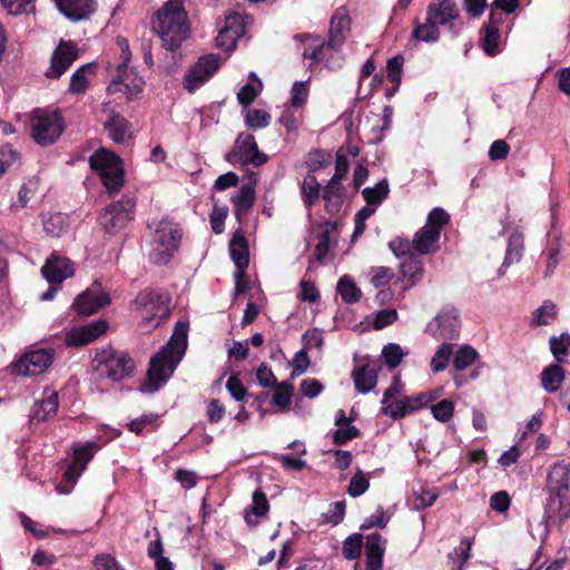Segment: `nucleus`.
I'll use <instances>...</instances> for the list:
<instances>
[{
    "label": "nucleus",
    "mask_w": 570,
    "mask_h": 570,
    "mask_svg": "<svg viewBox=\"0 0 570 570\" xmlns=\"http://www.w3.org/2000/svg\"><path fill=\"white\" fill-rule=\"evenodd\" d=\"M187 348V326L178 323L168 343L150 358L146 390L156 392L174 373Z\"/></svg>",
    "instance_id": "1"
},
{
    "label": "nucleus",
    "mask_w": 570,
    "mask_h": 570,
    "mask_svg": "<svg viewBox=\"0 0 570 570\" xmlns=\"http://www.w3.org/2000/svg\"><path fill=\"white\" fill-rule=\"evenodd\" d=\"M154 29L166 49L177 50L189 36V23L183 1L168 0L157 11Z\"/></svg>",
    "instance_id": "2"
},
{
    "label": "nucleus",
    "mask_w": 570,
    "mask_h": 570,
    "mask_svg": "<svg viewBox=\"0 0 570 570\" xmlns=\"http://www.w3.org/2000/svg\"><path fill=\"white\" fill-rule=\"evenodd\" d=\"M181 238L178 227L168 219L155 224L149 242V258L156 265H166L178 248Z\"/></svg>",
    "instance_id": "3"
},
{
    "label": "nucleus",
    "mask_w": 570,
    "mask_h": 570,
    "mask_svg": "<svg viewBox=\"0 0 570 570\" xmlns=\"http://www.w3.org/2000/svg\"><path fill=\"white\" fill-rule=\"evenodd\" d=\"M131 308L146 326L157 327L169 316V298L165 293L145 289L132 301Z\"/></svg>",
    "instance_id": "4"
},
{
    "label": "nucleus",
    "mask_w": 570,
    "mask_h": 570,
    "mask_svg": "<svg viewBox=\"0 0 570 570\" xmlns=\"http://www.w3.org/2000/svg\"><path fill=\"white\" fill-rule=\"evenodd\" d=\"M92 363L99 377L115 382L130 376L136 366L135 361L127 353L112 348L97 352Z\"/></svg>",
    "instance_id": "5"
},
{
    "label": "nucleus",
    "mask_w": 570,
    "mask_h": 570,
    "mask_svg": "<svg viewBox=\"0 0 570 570\" xmlns=\"http://www.w3.org/2000/svg\"><path fill=\"white\" fill-rule=\"evenodd\" d=\"M117 42L121 50L120 58L122 62L118 65L117 72L108 86V91L110 94L124 92L128 98H132L142 91L145 81L132 69H129L128 62L131 53L128 41L118 38Z\"/></svg>",
    "instance_id": "6"
},
{
    "label": "nucleus",
    "mask_w": 570,
    "mask_h": 570,
    "mask_svg": "<svg viewBox=\"0 0 570 570\" xmlns=\"http://www.w3.org/2000/svg\"><path fill=\"white\" fill-rule=\"evenodd\" d=\"M31 135L37 144H53L63 131V119L58 110L36 109L30 117Z\"/></svg>",
    "instance_id": "7"
},
{
    "label": "nucleus",
    "mask_w": 570,
    "mask_h": 570,
    "mask_svg": "<svg viewBox=\"0 0 570 570\" xmlns=\"http://www.w3.org/2000/svg\"><path fill=\"white\" fill-rule=\"evenodd\" d=\"M89 164L99 174L110 194L119 190L124 184V171L118 156L106 149H99L89 158Z\"/></svg>",
    "instance_id": "8"
},
{
    "label": "nucleus",
    "mask_w": 570,
    "mask_h": 570,
    "mask_svg": "<svg viewBox=\"0 0 570 570\" xmlns=\"http://www.w3.org/2000/svg\"><path fill=\"white\" fill-rule=\"evenodd\" d=\"M450 216L442 208H434L428 216L426 224L414 235L412 247L420 254H429L438 248L442 228L449 223Z\"/></svg>",
    "instance_id": "9"
},
{
    "label": "nucleus",
    "mask_w": 570,
    "mask_h": 570,
    "mask_svg": "<svg viewBox=\"0 0 570 570\" xmlns=\"http://www.w3.org/2000/svg\"><path fill=\"white\" fill-rule=\"evenodd\" d=\"M570 484V465L563 461L554 463L548 472V487L551 492L549 508L554 509L559 505L564 509L562 517H570V502L567 492Z\"/></svg>",
    "instance_id": "10"
},
{
    "label": "nucleus",
    "mask_w": 570,
    "mask_h": 570,
    "mask_svg": "<svg viewBox=\"0 0 570 570\" xmlns=\"http://www.w3.org/2000/svg\"><path fill=\"white\" fill-rule=\"evenodd\" d=\"M426 16L432 23L444 27L454 37L463 29L459 7L453 0H432L426 8Z\"/></svg>",
    "instance_id": "11"
},
{
    "label": "nucleus",
    "mask_w": 570,
    "mask_h": 570,
    "mask_svg": "<svg viewBox=\"0 0 570 570\" xmlns=\"http://www.w3.org/2000/svg\"><path fill=\"white\" fill-rule=\"evenodd\" d=\"M226 160L236 166L254 165L256 167L267 161V156L259 151L253 135L239 134L233 149L226 155Z\"/></svg>",
    "instance_id": "12"
},
{
    "label": "nucleus",
    "mask_w": 570,
    "mask_h": 570,
    "mask_svg": "<svg viewBox=\"0 0 570 570\" xmlns=\"http://www.w3.org/2000/svg\"><path fill=\"white\" fill-rule=\"evenodd\" d=\"M134 209L135 203L131 198H122L112 203L101 214L100 225L109 234L117 233L132 219Z\"/></svg>",
    "instance_id": "13"
},
{
    "label": "nucleus",
    "mask_w": 570,
    "mask_h": 570,
    "mask_svg": "<svg viewBox=\"0 0 570 570\" xmlns=\"http://www.w3.org/2000/svg\"><path fill=\"white\" fill-rule=\"evenodd\" d=\"M109 303V295L104 291L100 283L95 282L77 296L72 306L78 314L89 316Z\"/></svg>",
    "instance_id": "14"
},
{
    "label": "nucleus",
    "mask_w": 570,
    "mask_h": 570,
    "mask_svg": "<svg viewBox=\"0 0 570 570\" xmlns=\"http://www.w3.org/2000/svg\"><path fill=\"white\" fill-rule=\"evenodd\" d=\"M51 350H37L23 355L12 365V372L17 375H38L45 372L52 363Z\"/></svg>",
    "instance_id": "15"
},
{
    "label": "nucleus",
    "mask_w": 570,
    "mask_h": 570,
    "mask_svg": "<svg viewBox=\"0 0 570 570\" xmlns=\"http://www.w3.org/2000/svg\"><path fill=\"white\" fill-rule=\"evenodd\" d=\"M77 58V46L71 41L61 40L52 53L50 66L45 72L46 77L51 79L60 78Z\"/></svg>",
    "instance_id": "16"
},
{
    "label": "nucleus",
    "mask_w": 570,
    "mask_h": 570,
    "mask_svg": "<svg viewBox=\"0 0 570 570\" xmlns=\"http://www.w3.org/2000/svg\"><path fill=\"white\" fill-rule=\"evenodd\" d=\"M460 331L459 315L454 311L438 314L428 325L426 332L435 340H454Z\"/></svg>",
    "instance_id": "17"
},
{
    "label": "nucleus",
    "mask_w": 570,
    "mask_h": 570,
    "mask_svg": "<svg viewBox=\"0 0 570 570\" xmlns=\"http://www.w3.org/2000/svg\"><path fill=\"white\" fill-rule=\"evenodd\" d=\"M229 252L237 267V272L235 273L236 293H242L245 291V269L249 264L248 246L243 235L236 233L233 236L229 243Z\"/></svg>",
    "instance_id": "18"
},
{
    "label": "nucleus",
    "mask_w": 570,
    "mask_h": 570,
    "mask_svg": "<svg viewBox=\"0 0 570 570\" xmlns=\"http://www.w3.org/2000/svg\"><path fill=\"white\" fill-rule=\"evenodd\" d=\"M41 274L50 284L59 285L73 276L75 266L68 257L53 253L41 267Z\"/></svg>",
    "instance_id": "19"
},
{
    "label": "nucleus",
    "mask_w": 570,
    "mask_h": 570,
    "mask_svg": "<svg viewBox=\"0 0 570 570\" xmlns=\"http://www.w3.org/2000/svg\"><path fill=\"white\" fill-rule=\"evenodd\" d=\"M98 448L99 446L95 442L76 445L73 448L72 462L63 474L65 480L73 485L81 473L86 470L87 464L92 459Z\"/></svg>",
    "instance_id": "20"
},
{
    "label": "nucleus",
    "mask_w": 570,
    "mask_h": 570,
    "mask_svg": "<svg viewBox=\"0 0 570 570\" xmlns=\"http://www.w3.org/2000/svg\"><path fill=\"white\" fill-rule=\"evenodd\" d=\"M108 328L105 321H95L87 325L71 330L66 335V343L70 346L89 344L101 336Z\"/></svg>",
    "instance_id": "21"
},
{
    "label": "nucleus",
    "mask_w": 570,
    "mask_h": 570,
    "mask_svg": "<svg viewBox=\"0 0 570 570\" xmlns=\"http://www.w3.org/2000/svg\"><path fill=\"white\" fill-rule=\"evenodd\" d=\"M219 62V57L213 53L199 58L187 76V88L191 90L206 81L217 70Z\"/></svg>",
    "instance_id": "22"
},
{
    "label": "nucleus",
    "mask_w": 570,
    "mask_h": 570,
    "mask_svg": "<svg viewBox=\"0 0 570 570\" xmlns=\"http://www.w3.org/2000/svg\"><path fill=\"white\" fill-rule=\"evenodd\" d=\"M351 19L346 9L340 8L332 17L330 24V37L327 47L332 50L338 49L350 31Z\"/></svg>",
    "instance_id": "23"
},
{
    "label": "nucleus",
    "mask_w": 570,
    "mask_h": 570,
    "mask_svg": "<svg viewBox=\"0 0 570 570\" xmlns=\"http://www.w3.org/2000/svg\"><path fill=\"white\" fill-rule=\"evenodd\" d=\"M61 13L73 21L87 19L95 11L94 0H56Z\"/></svg>",
    "instance_id": "24"
},
{
    "label": "nucleus",
    "mask_w": 570,
    "mask_h": 570,
    "mask_svg": "<svg viewBox=\"0 0 570 570\" xmlns=\"http://www.w3.org/2000/svg\"><path fill=\"white\" fill-rule=\"evenodd\" d=\"M379 367L373 364H364L353 371V380L358 392L365 394L371 392L377 383Z\"/></svg>",
    "instance_id": "25"
},
{
    "label": "nucleus",
    "mask_w": 570,
    "mask_h": 570,
    "mask_svg": "<svg viewBox=\"0 0 570 570\" xmlns=\"http://www.w3.org/2000/svg\"><path fill=\"white\" fill-rule=\"evenodd\" d=\"M384 554V541L379 533L366 537L365 556L367 559V570H379L382 567Z\"/></svg>",
    "instance_id": "26"
},
{
    "label": "nucleus",
    "mask_w": 570,
    "mask_h": 570,
    "mask_svg": "<svg viewBox=\"0 0 570 570\" xmlns=\"http://www.w3.org/2000/svg\"><path fill=\"white\" fill-rule=\"evenodd\" d=\"M402 291L413 287L423 276L422 263L413 257L406 258L400 266Z\"/></svg>",
    "instance_id": "27"
},
{
    "label": "nucleus",
    "mask_w": 570,
    "mask_h": 570,
    "mask_svg": "<svg viewBox=\"0 0 570 570\" xmlns=\"http://www.w3.org/2000/svg\"><path fill=\"white\" fill-rule=\"evenodd\" d=\"M59 406L58 393L55 391H48L45 393V397L37 402L31 412V420L45 421L56 415Z\"/></svg>",
    "instance_id": "28"
},
{
    "label": "nucleus",
    "mask_w": 570,
    "mask_h": 570,
    "mask_svg": "<svg viewBox=\"0 0 570 570\" xmlns=\"http://www.w3.org/2000/svg\"><path fill=\"white\" fill-rule=\"evenodd\" d=\"M524 249V237L521 233L514 232L511 234L505 252L504 261L499 268V276H502L505 272V268L512 264L519 263Z\"/></svg>",
    "instance_id": "29"
},
{
    "label": "nucleus",
    "mask_w": 570,
    "mask_h": 570,
    "mask_svg": "<svg viewBox=\"0 0 570 570\" xmlns=\"http://www.w3.org/2000/svg\"><path fill=\"white\" fill-rule=\"evenodd\" d=\"M19 517H20L22 527L26 530L30 531L37 539H45V538L51 535L52 533L65 534L68 537H77L81 533L78 530H66V529L55 528V527H47L43 529L39 523L33 521L31 518H29L24 513H20Z\"/></svg>",
    "instance_id": "30"
},
{
    "label": "nucleus",
    "mask_w": 570,
    "mask_h": 570,
    "mask_svg": "<svg viewBox=\"0 0 570 570\" xmlns=\"http://www.w3.org/2000/svg\"><path fill=\"white\" fill-rule=\"evenodd\" d=\"M302 41L304 45L303 58L311 61L309 68L320 63L324 59V50L330 49L327 42L315 36L305 35Z\"/></svg>",
    "instance_id": "31"
},
{
    "label": "nucleus",
    "mask_w": 570,
    "mask_h": 570,
    "mask_svg": "<svg viewBox=\"0 0 570 570\" xmlns=\"http://www.w3.org/2000/svg\"><path fill=\"white\" fill-rule=\"evenodd\" d=\"M566 379L564 368L559 364H550L543 368L540 375L541 386L546 392H557Z\"/></svg>",
    "instance_id": "32"
},
{
    "label": "nucleus",
    "mask_w": 570,
    "mask_h": 570,
    "mask_svg": "<svg viewBox=\"0 0 570 570\" xmlns=\"http://www.w3.org/2000/svg\"><path fill=\"white\" fill-rule=\"evenodd\" d=\"M255 202V188L253 184H245L240 187L238 193L232 198L234 213L237 219L252 208Z\"/></svg>",
    "instance_id": "33"
},
{
    "label": "nucleus",
    "mask_w": 570,
    "mask_h": 570,
    "mask_svg": "<svg viewBox=\"0 0 570 570\" xmlns=\"http://www.w3.org/2000/svg\"><path fill=\"white\" fill-rule=\"evenodd\" d=\"M337 227L336 222L324 224V229L318 234V242L314 249V257L317 262H323L326 257L331 246V236L337 234Z\"/></svg>",
    "instance_id": "34"
},
{
    "label": "nucleus",
    "mask_w": 570,
    "mask_h": 570,
    "mask_svg": "<svg viewBox=\"0 0 570 570\" xmlns=\"http://www.w3.org/2000/svg\"><path fill=\"white\" fill-rule=\"evenodd\" d=\"M109 137L117 144H125L130 138L128 121L120 115H114L106 122Z\"/></svg>",
    "instance_id": "35"
},
{
    "label": "nucleus",
    "mask_w": 570,
    "mask_h": 570,
    "mask_svg": "<svg viewBox=\"0 0 570 570\" xmlns=\"http://www.w3.org/2000/svg\"><path fill=\"white\" fill-rule=\"evenodd\" d=\"M415 411L416 409L413 404V396L400 397L392 401L391 404L383 406L384 414L393 419L404 417Z\"/></svg>",
    "instance_id": "36"
},
{
    "label": "nucleus",
    "mask_w": 570,
    "mask_h": 570,
    "mask_svg": "<svg viewBox=\"0 0 570 570\" xmlns=\"http://www.w3.org/2000/svg\"><path fill=\"white\" fill-rule=\"evenodd\" d=\"M269 509V504L266 494L257 490L253 494V504L250 510L245 513V521L248 525L254 527L257 524V520L253 517H264Z\"/></svg>",
    "instance_id": "37"
},
{
    "label": "nucleus",
    "mask_w": 570,
    "mask_h": 570,
    "mask_svg": "<svg viewBox=\"0 0 570 570\" xmlns=\"http://www.w3.org/2000/svg\"><path fill=\"white\" fill-rule=\"evenodd\" d=\"M550 351L558 363H564L570 357V334L561 333L549 340Z\"/></svg>",
    "instance_id": "38"
},
{
    "label": "nucleus",
    "mask_w": 570,
    "mask_h": 570,
    "mask_svg": "<svg viewBox=\"0 0 570 570\" xmlns=\"http://www.w3.org/2000/svg\"><path fill=\"white\" fill-rule=\"evenodd\" d=\"M493 18L494 14L491 16L489 22L484 27V33L482 37L483 49L489 56H495L500 51V35L499 29H495Z\"/></svg>",
    "instance_id": "39"
},
{
    "label": "nucleus",
    "mask_w": 570,
    "mask_h": 570,
    "mask_svg": "<svg viewBox=\"0 0 570 570\" xmlns=\"http://www.w3.org/2000/svg\"><path fill=\"white\" fill-rule=\"evenodd\" d=\"M337 292L346 304L356 303L362 296L361 289L347 275H344L338 279Z\"/></svg>",
    "instance_id": "40"
},
{
    "label": "nucleus",
    "mask_w": 570,
    "mask_h": 570,
    "mask_svg": "<svg viewBox=\"0 0 570 570\" xmlns=\"http://www.w3.org/2000/svg\"><path fill=\"white\" fill-rule=\"evenodd\" d=\"M68 228V216L61 213L51 214L43 219L45 232L52 237H60Z\"/></svg>",
    "instance_id": "41"
},
{
    "label": "nucleus",
    "mask_w": 570,
    "mask_h": 570,
    "mask_svg": "<svg viewBox=\"0 0 570 570\" xmlns=\"http://www.w3.org/2000/svg\"><path fill=\"white\" fill-rule=\"evenodd\" d=\"M302 197L307 207H311L320 199L321 185L314 175H307L302 184Z\"/></svg>",
    "instance_id": "42"
},
{
    "label": "nucleus",
    "mask_w": 570,
    "mask_h": 570,
    "mask_svg": "<svg viewBox=\"0 0 570 570\" xmlns=\"http://www.w3.org/2000/svg\"><path fill=\"white\" fill-rule=\"evenodd\" d=\"M557 315L556 305L547 301L532 314L531 326L549 325Z\"/></svg>",
    "instance_id": "43"
},
{
    "label": "nucleus",
    "mask_w": 570,
    "mask_h": 570,
    "mask_svg": "<svg viewBox=\"0 0 570 570\" xmlns=\"http://www.w3.org/2000/svg\"><path fill=\"white\" fill-rule=\"evenodd\" d=\"M249 77H250V79L255 80L257 82V85H254L252 82L246 83L239 89V91L237 94L238 102L245 107L249 106L255 100V98L259 95V92L262 90V82L256 77V75L254 72H252L249 75Z\"/></svg>",
    "instance_id": "44"
},
{
    "label": "nucleus",
    "mask_w": 570,
    "mask_h": 570,
    "mask_svg": "<svg viewBox=\"0 0 570 570\" xmlns=\"http://www.w3.org/2000/svg\"><path fill=\"white\" fill-rule=\"evenodd\" d=\"M389 191V184L384 179L379 181L374 187L364 188L362 195L367 204L376 205L387 197Z\"/></svg>",
    "instance_id": "45"
},
{
    "label": "nucleus",
    "mask_w": 570,
    "mask_h": 570,
    "mask_svg": "<svg viewBox=\"0 0 570 570\" xmlns=\"http://www.w3.org/2000/svg\"><path fill=\"white\" fill-rule=\"evenodd\" d=\"M412 35L415 39L425 41V42H434L440 39L439 26H436L435 23H432L428 17H426V21L422 24H419L413 30Z\"/></svg>",
    "instance_id": "46"
},
{
    "label": "nucleus",
    "mask_w": 570,
    "mask_h": 570,
    "mask_svg": "<svg viewBox=\"0 0 570 570\" xmlns=\"http://www.w3.org/2000/svg\"><path fill=\"white\" fill-rule=\"evenodd\" d=\"M478 357V352L469 346L464 345L460 347L453 358V366L458 371L468 368Z\"/></svg>",
    "instance_id": "47"
},
{
    "label": "nucleus",
    "mask_w": 570,
    "mask_h": 570,
    "mask_svg": "<svg viewBox=\"0 0 570 570\" xmlns=\"http://www.w3.org/2000/svg\"><path fill=\"white\" fill-rule=\"evenodd\" d=\"M451 355H452V344H450V343L441 344L431 360V370L434 373L445 370L449 364Z\"/></svg>",
    "instance_id": "48"
},
{
    "label": "nucleus",
    "mask_w": 570,
    "mask_h": 570,
    "mask_svg": "<svg viewBox=\"0 0 570 570\" xmlns=\"http://www.w3.org/2000/svg\"><path fill=\"white\" fill-rule=\"evenodd\" d=\"M91 65L87 63L72 73L69 83L70 92L78 95L86 91L88 85L87 72L91 70Z\"/></svg>",
    "instance_id": "49"
},
{
    "label": "nucleus",
    "mask_w": 570,
    "mask_h": 570,
    "mask_svg": "<svg viewBox=\"0 0 570 570\" xmlns=\"http://www.w3.org/2000/svg\"><path fill=\"white\" fill-rule=\"evenodd\" d=\"M363 547V537L354 533L347 537L343 543V556L347 560H355L361 556Z\"/></svg>",
    "instance_id": "50"
},
{
    "label": "nucleus",
    "mask_w": 570,
    "mask_h": 570,
    "mask_svg": "<svg viewBox=\"0 0 570 570\" xmlns=\"http://www.w3.org/2000/svg\"><path fill=\"white\" fill-rule=\"evenodd\" d=\"M394 276V271L390 267H373L371 271V284L376 288H383L389 285Z\"/></svg>",
    "instance_id": "51"
},
{
    "label": "nucleus",
    "mask_w": 570,
    "mask_h": 570,
    "mask_svg": "<svg viewBox=\"0 0 570 570\" xmlns=\"http://www.w3.org/2000/svg\"><path fill=\"white\" fill-rule=\"evenodd\" d=\"M38 185L39 181L37 178L29 179L26 184H23L18 193V200L12 205V208L19 209L26 207L31 197L37 191Z\"/></svg>",
    "instance_id": "52"
},
{
    "label": "nucleus",
    "mask_w": 570,
    "mask_h": 570,
    "mask_svg": "<svg viewBox=\"0 0 570 570\" xmlns=\"http://www.w3.org/2000/svg\"><path fill=\"white\" fill-rule=\"evenodd\" d=\"M271 116L265 110L250 109L247 111L245 122L249 128H265L269 125Z\"/></svg>",
    "instance_id": "53"
},
{
    "label": "nucleus",
    "mask_w": 570,
    "mask_h": 570,
    "mask_svg": "<svg viewBox=\"0 0 570 570\" xmlns=\"http://www.w3.org/2000/svg\"><path fill=\"white\" fill-rule=\"evenodd\" d=\"M308 96V85L306 81L294 82L291 90L289 107L299 108L302 107Z\"/></svg>",
    "instance_id": "54"
},
{
    "label": "nucleus",
    "mask_w": 570,
    "mask_h": 570,
    "mask_svg": "<svg viewBox=\"0 0 570 570\" xmlns=\"http://www.w3.org/2000/svg\"><path fill=\"white\" fill-rule=\"evenodd\" d=\"M293 386L287 382H282L276 385L273 394V403L282 409H286L292 399Z\"/></svg>",
    "instance_id": "55"
},
{
    "label": "nucleus",
    "mask_w": 570,
    "mask_h": 570,
    "mask_svg": "<svg viewBox=\"0 0 570 570\" xmlns=\"http://www.w3.org/2000/svg\"><path fill=\"white\" fill-rule=\"evenodd\" d=\"M10 14L29 13L35 10V0H1Z\"/></svg>",
    "instance_id": "56"
},
{
    "label": "nucleus",
    "mask_w": 570,
    "mask_h": 570,
    "mask_svg": "<svg viewBox=\"0 0 570 570\" xmlns=\"http://www.w3.org/2000/svg\"><path fill=\"white\" fill-rule=\"evenodd\" d=\"M368 487L370 482L365 478L364 473L362 471H357L350 481L347 493L353 498H357L364 494Z\"/></svg>",
    "instance_id": "57"
},
{
    "label": "nucleus",
    "mask_w": 570,
    "mask_h": 570,
    "mask_svg": "<svg viewBox=\"0 0 570 570\" xmlns=\"http://www.w3.org/2000/svg\"><path fill=\"white\" fill-rule=\"evenodd\" d=\"M431 412L438 421L449 422L453 416L454 404L449 400H442L431 406Z\"/></svg>",
    "instance_id": "58"
},
{
    "label": "nucleus",
    "mask_w": 570,
    "mask_h": 570,
    "mask_svg": "<svg viewBox=\"0 0 570 570\" xmlns=\"http://www.w3.org/2000/svg\"><path fill=\"white\" fill-rule=\"evenodd\" d=\"M382 354L390 368H395L401 363L404 355L401 346L394 343L385 345Z\"/></svg>",
    "instance_id": "59"
},
{
    "label": "nucleus",
    "mask_w": 570,
    "mask_h": 570,
    "mask_svg": "<svg viewBox=\"0 0 570 570\" xmlns=\"http://www.w3.org/2000/svg\"><path fill=\"white\" fill-rule=\"evenodd\" d=\"M225 27L239 39L245 35L246 18L239 13H232L226 17Z\"/></svg>",
    "instance_id": "60"
},
{
    "label": "nucleus",
    "mask_w": 570,
    "mask_h": 570,
    "mask_svg": "<svg viewBox=\"0 0 570 570\" xmlns=\"http://www.w3.org/2000/svg\"><path fill=\"white\" fill-rule=\"evenodd\" d=\"M228 214L227 206H215L210 214L209 222L212 229L215 234H222L224 232L225 219Z\"/></svg>",
    "instance_id": "61"
},
{
    "label": "nucleus",
    "mask_w": 570,
    "mask_h": 570,
    "mask_svg": "<svg viewBox=\"0 0 570 570\" xmlns=\"http://www.w3.org/2000/svg\"><path fill=\"white\" fill-rule=\"evenodd\" d=\"M360 435V430L352 424H347L338 428L333 433L335 444H344L350 440H353Z\"/></svg>",
    "instance_id": "62"
},
{
    "label": "nucleus",
    "mask_w": 570,
    "mask_h": 570,
    "mask_svg": "<svg viewBox=\"0 0 570 570\" xmlns=\"http://www.w3.org/2000/svg\"><path fill=\"white\" fill-rule=\"evenodd\" d=\"M396 320H397L396 309H394V308L382 309L375 314L373 327L375 330H382V328L393 324Z\"/></svg>",
    "instance_id": "63"
},
{
    "label": "nucleus",
    "mask_w": 570,
    "mask_h": 570,
    "mask_svg": "<svg viewBox=\"0 0 570 570\" xmlns=\"http://www.w3.org/2000/svg\"><path fill=\"white\" fill-rule=\"evenodd\" d=\"M94 566L96 570H124L116 558L108 553L98 554L95 558Z\"/></svg>",
    "instance_id": "64"
}]
</instances>
